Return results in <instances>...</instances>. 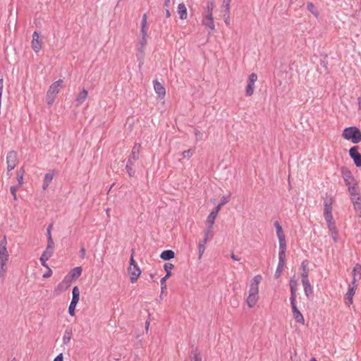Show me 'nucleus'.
<instances>
[{
    "instance_id": "1",
    "label": "nucleus",
    "mask_w": 361,
    "mask_h": 361,
    "mask_svg": "<svg viewBox=\"0 0 361 361\" xmlns=\"http://www.w3.org/2000/svg\"><path fill=\"white\" fill-rule=\"evenodd\" d=\"M82 274V268L80 267H75L64 277L63 280L59 283L56 289L60 292L66 290L68 288L72 282L76 281Z\"/></svg>"
},
{
    "instance_id": "2",
    "label": "nucleus",
    "mask_w": 361,
    "mask_h": 361,
    "mask_svg": "<svg viewBox=\"0 0 361 361\" xmlns=\"http://www.w3.org/2000/svg\"><path fill=\"white\" fill-rule=\"evenodd\" d=\"M342 137L347 140H351L354 144L361 142V132L355 126L345 128L342 133Z\"/></svg>"
},
{
    "instance_id": "3",
    "label": "nucleus",
    "mask_w": 361,
    "mask_h": 361,
    "mask_svg": "<svg viewBox=\"0 0 361 361\" xmlns=\"http://www.w3.org/2000/svg\"><path fill=\"white\" fill-rule=\"evenodd\" d=\"M334 202V200L332 197L326 198L324 201V217L326 221L334 220L332 214Z\"/></svg>"
},
{
    "instance_id": "4",
    "label": "nucleus",
    "mask_w": 361,
    "mask_h": 361,
    "mask_svg": "<svg viewBox=\"0 0 361 361\" xmlns=\"http://www.w3.org/2000/svg\"><path fill=\"white\" fill-rule=\"evenodd\" d=\"M7 240L6 237L0 240V262H8L10 255L7 248Z\"/></svg>"
},
{
    "instance_id": "5",
    "label": "nucleus",
    "mask_w": 361,
    "mask_h": 361,
    "mask_svg": "<svg viewBox=\"0 0 361 361\" xmlns=\"http://www.w3.org/2000/svg\"><path fill=\"white\" fill-rule=\"evenodd\" d=\"M18 154L14 151H11L6 156L7 169L8 171L13 170L18 164Z\"/></svg>"
},
{
    "instance_id": "6",
    "label": "nucleus",
    "mask_w": 361,
    "mask_h": 361,
    "mask_svg": "<svg viewBox=\"0 0 361 361\" xmlns=\"http://www.w3.org/2000/svg\"><path fill=\"white\" fill-rule=\"evenodd\" d=\"M290 305L292 307V312H293V317L296 321V322L305 324V319L302 313L299 311L297 304H296V300H290Z\"/></svg>"
},
{
    "instance_id": "7",
    "label": "nucleus",
    "mask_w": 361,
    "mask_h": 361,
    "mask_svg": "<svg viewBox=\"0 0 361 361\" xmlns=\"http://www.w3.org/2000/svg\"><path fill=\"white\" fill-rule=\"evenodd\" d=\"M359 146L355 145L352 147L349 150V155L353 160L354 164L357 167L361 166V154L358 152Z\"/></svg>"
},
{
    "instance_id": "8",
    "label": "nucleus",
    "mask_w": 361,
    "mask_h": 361,
    "mask_svg": "<svg viewBox=\"0 0 361 361\" xmlns=\"http://www.w3.org/2000/svg\"><path fill=\"white\" fill-rule=\"evenodd\" d=\"M147 14L145 13L142 16V22H141V33H142V39L140 40V45H142V48H145L147 44Z\"/></svg>"
},
{
    "instance_id": "9",
    "label": "nucleus",
    "mask_w": 361,
    "mask_h": 361,
    "mask_svg": "<svg viewBox=\"0 0 361 361\" xmlns=\"http://www.w3.org/2000/svg\"><path fill=\"white\" fill-rule=\"evenodd\" d=\"M257 80V75L256 73H252L249 75L247 85L245 88V94L246 96L250 97L254 93V88H255V82Z\"/></svg>"
},
{
    "instance_id": "10",
    "label": "nucleus",
    "mask_w": 361,
    "mask_h": 361,
    "mask_svg": "<svg viewBox=\"0 0 361 361\" xmlns=\"http://www.w3.org/2000/svg\"><path fill=\"white\" fill-rule=\"evenodd\" d=\"M164 268L166 274L160 281L161 292L166 289V280L171 276V269L174 268V265L171 263L167 262L164 264Z\"/></svg>"
},
{
    "instance_id": "11",
    "label": "nucleus",
    "mask_w": 361,
    "mask_h": 361,
    "mask_svg": "<svg viewBox=\"0 0 361 361\" xmlns=\"http://www.w3.org/2000/svg\"><path fill=\"white\" fill-rule=\"evenodd\" d=\"M261 280V275H257L252 279L250 286L249 294L259 295V284Z\"/></svg>"
},
{
    "instance_id": "12",
    "label": "nucleus",
    "mask_w": 361,
    "mask_h": 361,
    "mask_svg": "<svg viewBox=\"0 0 361 361\" xmlns=\"http://www.w3.org/2000/svg\"><path fill=\"white\" fill-rule=\"evenodd\" d=\"M128 271L131 283L136 282L141 274V271L137 264H134V267L129 266Z\"/></svg>"
},
{
    "instance_id": "13",
    "label": "nucleus",
    "mask_w": 361,
    "mask_h": 361,
    "mask_svg": "<svg viewBox=\"0 0 361 361\" xmlns=\"http://www.w3.org/2000/svg\"><path fill=\"white\" fill-rule=\"evenodd\" d=\"M31 46L35 53H38L42 49V40L39 34L37 31H35L32 34Z\"/></svg>"
},
{
    "instance_id": "14",
    "label": "nucleus",
    "mask_w": 361,
    "mask_h": 361,
    "mask_svg": "<svg viewBox=\"0 0 361 361\" xmlns=\"http://www.w3.org/2000/svg\"><path fill=\"white\" fill-rule=\"evenodd\" d=\"M341 174L347 186L357 183L351 171L347 168L343 167L341 169Z\"/></svg>"
},
{
    "instance_id": "15",
    "label": "nucleus",
    "mask_w": 361,
    "mask_h": 361,
    "mask_svg": "<svg viewBox=\"0 0 361 361\" xmlns=\"http://www.w3.org/2000/svg\"><path fill=\"white\" fill-rule=\"evenodd\" d=\"M328 228L331 234V237L335 243L338 241V231L336 225L335 220L326 221Z\"/></svg>"
},
{
    "instance_id": "16",
    "label": "nucleus",
    "mask_w": 361,
    "mask_h": 361,
    "mask_svg": "<svg viewBox=\"0 0 361 361\" xmlns=\"http://www.w3.org/2000/svg\"><path fill=\"white\" fill-rule=\"evenodd\" d=\"M63 80L60 79L57 81L54 82L49 87L47 92L50 94L57 95L58 93H59L62 85H63Z\"/></svg>"
},
{
    "instance_id": "17",
    "label": "nucleus",
    "mask_w": 361,
    "mask_h": 361,
    "mask_svg": "<svg viewBox=\"0 0 361 361\" xmlns=\"http://www.w3.org/2000/svg\"><path fill=\"white\" fill-rule=\"evenodd\" d=\"M141 144L135 143L133 147L131 153L129 156L128 161L134 162L139 159L140 152Z\"/></svg>"
},
{
    "instance_id": "18",
    "label": "nucleus",
    "mask_w": 361,
    "mask_h": 361,
    "mask_svg": "<svg viewBox=\"0 0 361 361\" xmlns=\"http://www.w3.org/2000/svg\"><path fill=\"white\" fill-rule=\"evenodd\" d=\"M289 286H290V300H296V293L298 290V283L296 279H294V277L291 278L289 281Z\"/></svg>"
},
{
    "instance_id": "19",
    "label": "nucleus",
    "mask_w": 361,
    "mask_h": 361,
    "mask_svg": "<svg viewBox=\"0 0 361 361\" xmlns=\"http://www.w3.org/2000/svg\"><path fill=\"white\" fill-rule=\"evenodd\" d=\"M154 89L159 97L164 98L166 94V90L163 85L159 82L157 80L153 81Z\"/></svg>"
},
{
    "instance_id": "20",
    "label": "nucleus",
    "mask_w": 361,
    "mask_h": 361,
    "mask_svg": "<svg viewBox=\"0 0 361 361\" xmlns=\"http://www.w3.org/2000/svg\"><path fill=\"white\" fill-rule=\"evenodd\" d=\"M285 264H286V257H279V263L277 265L276 272L274 274L275 279L280 278V276L283 271Z\"/></svg>"
},
{
    "instance_id": "21",
    "label": "nucleus",
    "mask_w": 361,
    "mask_h": 361,
    "mask_svg": "<svg viewBox=\"0 0 361 361\" xmlns=\"http://www.w3.org/2000/svg\"><path fill=\"white\" fill-rule=\"evenodd\" d=\"M308 264H309V262L307 259L303 260L301 263L300 268L302 270V273H301L302 281L309 280L308 276H309L310 269L308 267Z\"/></svg>"
},
{
    "instance_id": "22",
    "label": "nucleus",
    "mask_w": 361,
    "mask_h": 361,
    "mask_svg": "<svg viewBox=\"0 0 361 361\" xmlns=\"http://www.w3.org/2000/svg\"><path fill=\"white\" fill-rule=\"evenodd\" d=\"M202 23L204 26L209 27L211 30H214V23L213 14L204 15L203 16Z\"/></svg>"
},
{
    "instance_id": "23",
    "label": "nucleus",
    "mask_w": 361,
    "mask_h": 361,
    "mask_svg": "<svg viewBox=\"0 0 361 361\" xmlns=\"http://www.w3.org/2000/svg\"><path fill=\"white\" fill-rule=\"evenodd\" d=\"M302 284L304 287V291L306 297L308 299H312L313 297V290L309 280L302 281Z\"/></svg>"
},
{
    "instance_id": "24",
    "label": "nucleus",
    "mask_w": 361,
    "mask_h": 361,
    "mask_svg": "<svg viewBox=\"0 0 361 361\" xmlns=\"http://www.w3.org/2000/svg\"><path fill=\"white\" fill-rule=\"evenodd\" d=\"M348 188L350 198L361 197L357 183H354L353 185H348Z\"/></svg>"
},
{
    "instance_id": "25",
    "label": "nucleus",
    "mask_w": 361,
    "mask_h": 361,
    "mask_svg": "<svg viewBox=\"0 0 361 361\" xmlns=\"http://www.w3.org/2000/svg\"><path fill=\"white\" fill-rule=\"evenodd\" d=\"M353 208L359 217H361V197H351Z\"/></svg>"
},
{
    "instance_id": "26",
    "label": "nucleus",
    "mask_w": 361,
    "mask_h": 361,
    "mask_svg": "<svg viewBox=\"0 0 361 361\" xmlns=\"http://www.w3.org/2000/svg\"><path fill=\"white\" fill-rule=\"evenodd\" d=\"M88 92L85 89H82L76 96L75 102L78 105L82 104L87 97Z\"/></svg>"
},
{
    "instance_id": "27",
    "label": "nucleus",
    "mask_w": 361,
    "mask_h": 361,
    "mask_svg": "<svg viewBox=\"0 0 361 361\" xmlns=\"http://www.w3.org/2000/svg\"><path fill=\"white\" fill-rule=\"evenodd\" d=\"M178 13L181 20H185L187 18V8L184 3H180L178 6Z\"/></svg>"
},
{
    "instance_id": "28",
    "label": "nucleus",
    "mask_w": 361,
    "mask_h": 361,
    "mask_svg": "<svg viewBox=\"0 0 361 361\" xmlns=\"http://www.w3.org/2000/svg\"><path fill=\"white\" fill-rule=\"evenodd\" d=\"M190 361H202V355L198 348H194L190 353Z\"/></svg>"
},
{
    "instance_id": "29",
    "label": "nucleus",
    "mask_w": 361,
    "mask_h": 361,
    "mask_svg": "<svg viewBox=\"0 0 361 361\" xmlns=\"http://www.w3.org/2000/svg\"><path fill=\"white\" fill-rule=\"evenodd\" d=\"M174 257H175V252L171 250H164L160 255L161 259H162L163 260H165V261L170 260V259L174 258Z\"/></svg>"
},
{
    "instance_id": "30",
    "label": "nucleus",
    "mask_w": 361,
    "mask_h": 361,
    "mask_svg": "<svg viewBox=\"0 0 361 361\" xmlns=\"http://www.w3.org/2000/svg\"><path fill=\"white\" fill-rule=\"evenodd\" d=\"M80 291L78 286H74L72 290L73 298L71 303L78 304L80 300Z\"/></svg>"
},
{
    "instance_id": "31",
    "label": "nucleus",
    "mask_w": 361,
    "mask_h": 361,
    "mask_svg": "<svg viewBox=\"0 0 361 361\" xmlns=\"http://www.w3.org/2000/svg\"><path fill=\"white\" fill-rule=\"evenodd\" d=\"M258 298H259V295L249 294V295L247 298V300H246L248 307L250 308L253 307L256 305V303L258 300Z\"/></svg>"
},
{
    "instance_id": "32",
    "label": "nucleus",
    "mask_w": 361,
    "mask_h": 361,
    "mask_svg": "<svg viewBox=\"0 0 361 361\" xmlns=\"http://www.w3.org/2000/svg\"><path fill=\"white\" fill-rule=\"evenodd\" d=\"M53 178H54V175L52 173H48L45 174L44 178V183H43V189L44 190H46L49 187V184L51 183V182L53 180Z\"/></svg>"
},
{
    "instance_id": "33",
    "label": "nucleus",
    "mask_w": 361,
    "mask_h": 361,
    "mask_svg": "<svg viewBox=\"0 0 361 361\" xmlns=\"http://www.w3.org/2000/svg\"><path fill=\"white\" fill-rule=\"evenodd\" d=\"M353 277H355L360 279H361V264H356L355 266L353 269L352 271Z\"/></svg>"
},
{
    "instance_id": "34",
    "label": "nucleus",
    "mask_w": 361,
    "mask_h": 361,
    "mask_svg": "<svg viewBox=\"0 0 361 361\" xmlns=\"http://www.w3.org/2000/svg\"><path fill=\"white\" fill-rule=\"evenodd\" d=\"M307 9L312 13L315 17L319 16V11L314 4L312 2H307Z\"/></svg>"
},
{
    "instance_id": "35",
    "label": "nucleus",
    "mask_w": 361,
    "mask_h": 361,
    "mask_svg": "<svg viewBox=\"0 0 361 361\" xmlns=\"http://www.w3.org/2000/svg\"><path fill=\"white\" fill-rule=\"evenodd\" d=\"M8 262H0V278L4 279L6 275Z\"/></svg>"
},
{
    "instance_id": "36",
    "label": "nucleus",
    "mask_w": 361,
    "mask_h": 361,
    "mask_svg": "<svg viewBox=\"0 0 361 361\" xmlns=\"http://www.w3.org/2000/svg\"><path fill=\"white\" fill-rule=\"evenodd\" d=\"M133 162L128 160L126 169L130 177H133L135 173V170L133 169Z\"/></svg>"
},
{
    "instance_id": "37",
    "label": "nucleus",
    "mask_w": 361,
    "mask_h": 361,
    "mask_svg": "<svg viewBox=\"0 0 361 361\" xmlns=\"http://www.w3.org/2000/svg\"><path fill=\"white\" fill-rule=\"evenodd\" d=\"M216 216L214 213L211 212L207 219V223L210 227H213Z\"/></svg>"
},
{
    "instance_id": "38",
    "label": "nucleus",
    "mask_w": 361,
    "mask_h": 361,
    "mask_svg": "<svg viewBox=\"0 0 361 361\" xmlns=\"http://www.w3.org/2000/svg\"><path fill=\"white\" fill-rule=\"evenodd\" d=\"M231 0H224L222 4V7L224 8V12L226 14L230 13V4Z\"/></svg>"
},
{
    "instance_id": "39",
    "label": "nucleus",
    "mask_w": 361,
    "mask_h": 361,
    "mask_svg": "<svg viewBox=\"0 0 361 361\" xmlns=\"http://www.w3.org/2000/svg\"><path fill=\"white\" fill-rule=\"evenodd\" d=\"M56 95L54 94H50L49 92H47V94H46V102L47 103L49 104V105H52L55 99H56Z\"/></svg>"
},
{
    "instance_id": "40",
    "label": "nucleus",
    "mask_w": 361,
    "mask_h": 361,
    "mask_svg": "<svg viewBox=\"0 0 361 361\" xmlns=\"http://www.w3.org/2000/svg\"><path fill=\"white\" fill-rule=\"evenodd\" d=\"M274 226H275L276 230V235H277V236L284 235L282 226H281L280 223L278 221H276L274 222Z\"/></svg>"
},
{
    "instance_id": "41",
    "label": "nucleus",
    "mask_w": 361,
    "mask_h": 361,
    "mask_svg": "<svg viewBox=\"0 0 361 361\" xmlns=\"http://www.w3.org/2000/svg\"><path fill=\"white\" fill-rule=\"evenodd\" d=\"M23 176H24V170L21 169L17 173V180H18L19 186H21L23 183Z\"/></svg>"
},
{
    "instance_id": "42",
    "label": "nucleus",
    "mask_w": 361,
    "mask_h": 361,
    "mask_svg": "<svg viewBox=\"0 0 361 361\" xmlns=\"http://www.w3.org/2000/svg\"><path fill=\"white\" fill-rule=\"evenodd\" d=\"M194 151H195V149H189L188 150L183 152H182L183 158L190 159L192 156Z\"/></svg>"
},
{
    "instance_id": "43",
    "label": "nucleus",
    "mask_w": 361,
    "mask_h": 361,
    "mask_svg": "<svg viewBox=\"0 0 361 361\" xmlns=\"http://www.w3.org/2000/svg\"><path fill=\"white\" fill-rule=\"evenodd\" d=\"M286 244H279V257H286Z\"/></svg>"
},
{
    "instance_id": "44",
    "label": "nucleus",
    "mask_w": 361,
    "mask_h": 361,
    "mask_svg": "<svg viewBox=\"0 0 361 361\" xmlns=\"http://www.w3.org/2000/svg\"><path fill=\"white\" fill-rule=\"evenodd\" d=\"M71 339V332L66 331L64 333V335L63 336V343L66 344V343H69Z\"/></svg>"
},
{
    "instance_id": "45",
    "label": "nucleus",
    "mask_w": 361,
    "mask_h": 361,
    "mask_svg": "<svg viewBox=\"0 0 361 361\" xmlns=\"http://www.w3.org/2000/svg\"><path fill=\"white\" fill-rule=\"evenodd\" d=\"M212 228L213 227H210L209 226L208 228H207V230L204 231V238H207V239H209V240L213 238Z\"/></svg>"
},
{
    "instance_id": "46",
    "label": "nucleus",
    "mask_w": 361,
    "mask_h": 361,
    "mask_svg": "<svg viewBox=\"0 0 361 361\" xmlns=\"http://www.w3.org/2000/svg\"><path fill=\"white\" fill-rule=\"evenodd\" d=\"M214 8V3L213 1H209L207 5V14H212L213 9Z\"/></svg>"
},
{
    "instance_id": "47",
    "label": "nucleus",
    "mask_w": 361,
    "mask_h": 361,
    "mask_svg": "<svg viewBox=\"0 0 361 361\" xmlns=\"http://www.w3.org/2000/svg\"><path fill=\"white\" fill-rule=\"evenodd\" d=\"M76 306H77V304H73V303H70L69 305V307H68V313L70 314V315L71 316H75V308H76Z\"/></svg>"
},
{
    "instance_id": "48",
    "label": "nucleus",
    "mask_w": 361,
    "mask_h": 361,
    "mask_svg": "<svg viewBox=\"0 0 361 361\" xmlns=\"http://www.w3.org/2000/svg\"><path fill=\"white\" fill-rule=\"evenodd\" d=\"M53 255V251L46 249L42 254V257L49 259Z\"/></svg>"
},
{
    "instance_id": "49",
    "label": "nucleus",
    "mask_w": 361,
    "mask_h": 361,
    "mask_svg": "<svg viewBox=\"0 0 361 361\" xmlns=\"http://www.w3.org/2000/svg\"><path fill=\"white\" fill-rule=\"evenodd\" d=\"M18 189V188L16 186H11L10 187V192H11V195H13L14 200H17L16 192H17Z\"/></svg>"
},
{
    "instance_id": "50",
    "label": "nucleus",
    "mask_w": 361,
    "mask_h": 361,
    "mask_svg": "<svg viewBox=\"0 0 361 361\" xmlns=\"http://www.w3.org/2000/svg\"><path fill=\"white\" fill-rule=\"evenodd\" d=\"M54 242L53 238L47 239V245L46 249L52 250H54Z\"/></svg>"
},
{
    "instance_id": "51",
    "label": "nucleus",
    "mask_w": 361,
    "mask_h": 361,
    "mask_svg": "<svg viewBox=\"0 0 361 361\" xmlns=\"http://www.w3.org/2000/svg\"><path fill=\"white\" fill-rule=\"evenodd\" d=\"M230 201V196H223L219 202L220 205H224Z\"/></svg>"
},
{
    "instance_id": "52",
    "label": "nucleus",
    "mask_w": 361,
    "mask_h": 361,
    "mask_svg": "<svg viewBox=\"0 0 361 361\" xmlns=\"http://www.w3.org/2000/svg\"><path fill=\"white\" fill-rule=\"evenodd\" d=\"M355 290H356L353 289V287H352V288L348 287V290L346 293V297H353L355 293Z\"/></svg>"
},
{
    "instance_id": "53",
    "label": "nucleus",
    "mask_w": 361,
    "mask_h": 361,
    "mask_svg": "<svg viewBox=\"0 0 361 361\" xmlns=\"http://www.w3.org/2000/svg\"><path fill=\"white\" fill-rule=\"evenodd\" d=\"M205 250V246L203 245H198L199 258L200 259Z\"/></svg>"
},
{
    "instance_id": "54",
    "label": "nucleus",
    "mask_w": 361,
    "mask_h": 361,
    "mask_svg": "<svg viewBox=\"0 0 361 361\" xmlns=\"http://www.w3.org/2000/svg\"><path fill=\"white\" fill-rule=\"evenodd\" d=\"M358 280H359V279H357V278H355V277H353V280H352V281H351V283L349 285V287H350V288L353 287V289L356 290V289H357V285L356 282H357V281H358Z\"/></svg>"
},
{
    "instance_id": "55",
    "label": "nucleus",
    "mask_w": 361,
    "mask_h": 361,
    "mask_svg": "<svg viewBox=\"0 0 361 361\" xmlns=\"http://www.w3.org/2000/svg\"><path fill=\"white\" fill-rule=\"evenodd\" d=\"M39 260H40V262L42 264V265L46 268H49V265L47 264V261L48 260L47 259L43 257H40L39 258Z\"/></svg>"
},
{
    "instance_id": "56",
    "label": "nucleus",
    "mask_w": 361,
    "mask_h": 361,
    "mask_svg": "<svg viewBox=\"0 0 361 361\" xmlns=\"http://www.w3.org/2000/svg\"><path fill=\"white\" fill-rule=\"evenodd\" d=\"M48 270L46 273L43 274V278H49L52 275V270L50 269V267L47 268Z\"/></svg>"
},
{
    "instance_id": "57",
    "label": "nucleus",
    "mask_w": 361,
    "mask_h": 361,
    "mask_svg": "<svg viewBox=\"0 0 361 361\" xmlns=\"http://www.w3.org/2000/svg\"><path fill=\"white\" fill-rule=\"evenodd\" d=\"M277 237L279 238V244H286L285 234L282 235H279Z\"/></svg>"
},
{
    "instance_id": "58",
    "label": "nucleus",
    "mask_w": 361,
    "mask_h": 361,
    "mask_svg": "<svg viewBox=\"0 0 361 361\" xmlns=\"http://www.w3.org/2000/svg\"><path fill=\"white\" fill-rule=\"evenodd\" d=\"M51 228H52V226L50 225L48 227V228H47V239L52 238V236H51Z\"/></svg>"
},
{
    "instance_id": "59",
    "label": "nucleus",
    "mask_w": 361,
    "mask_h": 361,
    "mask_svg": "<svg viewBox=\"0 0 361 361\" xmlns=\"http://www.w3.org/2000/svg\"><path fill=\"white\" fill-rule=\"evenodd\" d=\"M134 264H137L133 258V252L131 254L130 259V266L134 267Z\"/></svg>"
},
{
    "instance_id": "60",
    "label": "nucleus",
    "mask_w": 361,
    "mask_h": 361,
    "mask_svg": "<svg viewBox=\"0 0 361 361\" xmlns=\"http://www.w3.org/2000/svg\"><path fill=\"white\" fill-rule=\"evenodd\" d=\"M54 361H63V354L62 353H60L59 355H57Z\"/></svg>"
},
{
    "instance_id": "61",
    "label": "nucleus",
    "mask_w": 361,
    "mask_h": 361,
    "mask_svg": "<svg viewBox=\"0 0 361 361\" xmlns=\"http://www.w3.org/2000/svg\"><path fill=\"white\" fill-rule=\"evenodd\" d=\"M221 206L222 205H220V204L219 203V204L216 207V208L212 212H213L216 215H217Z\"/></svg>"
},
{
    "instance_id": "62",
    "label": "nucleus",
    "mask_w": 361,
    "mask_h": 361,
    "mask_svg": "<svg viewBox=\"0 0 361 361\" xmlns=\"http://www.w3.org/2000/svg\"><path fill=\"white\" fill-rule=\"evenodd\" d=\"M208 240H209V239H207V238H204L202 240L200 241L199 245H203L205 246Z\"/></svg>"
},
{
    "instance_id": "63",
    "label": "nucleus",
    "mask_w": 361,
    "mask_h": 361,
    "mask_svg": "<svg viewBox=\"0 0 361 361\" xmlns=\"http://www.w3.org/2000/svg\"><path fill=\"white\" fill-rule=\"evenodd\" d=\"M353 297H346V300H347V301H346V304H347L348 305H350V304H352V303H353Z\"/></svg>"
},
{
    "instance_id": "64",
    "label": "nucleus",
    "mask_w": 361,
    "mask_h": 361,
    "mask_svg": "<svg viewBox=\"0 0 361 361\" xmlns=\"http://www.w3.org/2000/svg\"><path fill=\"white\" fill-rule=\"evenodd\" d=\"M357 104H358L359 109L361 110V96L357 98Z\"/></svg>"
}]
</instances>
